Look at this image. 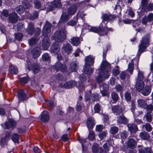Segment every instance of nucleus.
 <instances>
[{"instance_id": "nucleus-1", "label": "nucleus", "mask_w": 153, "mask_h": 153, "mask_svg": "<svg viewBox=\"0 0 153 153\" xmlns=\"http://www.w3.org/2000/svg\"><path fill=\"white\" fill-rule=\"evenodd\" d=\"M100 68L98 69L100 71L96 79L98 83H100L110 76L109 72L111 70L110 64L107 61H103L101 63Z\"/></svg>"}, {"instance_id": "nucleus-2", "label": "nucleus", "mask_w": 153, "mask_h": 153, "mask_svg": "<svg viewBox=\"0 0 153 153\" xmlns=\"http://www.w3.org/2000/svg\"><path fill=\"white\" fill-rule=\"evenodd\" d=\"M150 34L148 33L143 36L140 41V44L139 45L137 55L139 56L144 52V50L149 45L151 41Z\"/></svg>"}, {"instance_id": "nucleus-3", "label": "nucleus", "mask_w": 153, "mask_h": 153, "mask_svg": "<svg viewBox=\"0 0 153 153\" xmlns=\"http://www.w3.org/2000/svg\"><path fill=\"white\" fill-rule=\"evenodd\" d=\"M77 10V7L76 5H73L70 6L67 9L66 13H62L61 17V21L64 22L68 20L70 17H71L75 14Z\"/></svg>"}, {"instance_id": "nucleus-4", "label": "nucleus", "mask_w": 153, "mask_h": 153, "mask_svg": "<svg viewBox=\"0 0 153 153\" xmlns=\"http://www.w3.org/2000/svg\"><path fill=\"white\" fill-rule=\"evenodd\" d=\"M67 34V31L65 28H61L54 33V39L57 42H62L66 38Z\"/></svg>"}, {"instance_id": "nucleus-5", "label": "nucleus", "mask_w": 153, "mask_h": 153, "mask_svg": "<svg viewBox=\"0 0 153 153\" xmlns=\"http://www.w3.org/2000/svg\"><path fill=\"white\" fill-rule=\"evenodd\" d=\"M26 62L27 68L29 71L32 70L35 74L38 73L39 71L40 67L37 64L34 63L31 64L30 60L28 58L26 60Z\"/></svg>"}, {"instance_id": "nucleus-6", "label": "nucleus", "mask_w": 153, "mask_h": 153, "mask_svg": "<svg viewBox=\"0 0 153 153\" xmlns=\"http://www.w3.org/2000/svg\"><path fill=\"white\" fill-rule=\"evenodd\" d=\"M125 109V106L123 103H121V106L117 105L113 106L111 107L113 112L116 115H120L121 114H123Z\"/></svg>"}, {"instance_id": "nucleus-7", "label": "nucleus", "mask_w": 153, "mask_h": 153, "mask_svg": "<svg viewBox=\"0 0 153 153\" xmlns=\"http://www.w3.org/2000/svg\"><path fill=\"white\" fill-rule=\"evenodd\" d=\"M115 18L116 16H115L111 15L109 13L102 14L101 16L102 21L101 24L102 26L104 23V25L105 23L107 24L109 21H114Z\"/></svg>"}, {"instance_id": "nucleus-8", "label": "nucleus", "mask_w": 153, "mask_h": 153, "mask_svg": "<svg viewBox=\"0 0 153 153\" xmlns=\"http://www.w3.org/2000/svg\"><path fill=\"white\" fill-rule=\"evenodd\" d=\"M16 126V121L13 119H10L7 122H6L4 125L3 128L5 129H13Z\"/></svg>"}, {"instance_id": "nucleus-9", "label": "nucleus", "mask_w": 153, "mask_h": 153, "mask_svg": "<svg viewBox=\"0 0 153 153\" xmlns=\"http://www.w3.org/2000/svg\"><path fill=\"white\" fill-rule=\"evenodd\" d=\"M53 68L57 71H59L64 72L66 71L67 67L65 64L57 62L53 65Z\"/></svg>"}, {"instance_id": "nucleus-10", "label": "nucleus", "mask_w": 153, "mask_h": 153, "mask_svg": "<svg viewBox=\"0 0 153 153\" xmlns=\"http://www.w3.org/2000/svg\"><path fill=\"white\" fill-rule=\"evenodd\" d=\"M18 97L19 101L21 102L22 101L27 100L29 97L24 91L21 90L18 92Z\"/></svg>"}, {"instance_id": "nucleus-11", "label": "nucleus", "mask_w": 153, "mask_h": 153, "mask_svg": "<svg viewBox=\"0 0 153 153\" xmlns=\"http://www.w3.org/2000/svg\"><path fill=\"white\" fill-rule=\"evenodd\" d=\"M77 85V82L71 80L66 82L64 84L61 85L62 87L65 89H70L74 87Z\"/></svg>"}, {"instance_id": "nucleus-12", "label": "nucleus", "mask_w": 153, "mask_h": 153, "mask_svg": "<svg viewBox=\"0 0 153 153\" xmlns=\"http://www.w3.org/2000/svg\"><path fill=\"white\" fill-rule=\"evenodd\" d=\"M153 21V13H149L147 16L143 17L142 20V23L143 25H146L147 22Z\"/></svg>"}, {"instance_id": "nucleus-13", "label": "nucleus", "mask_w": 153, "mask_h": 153, "mask_svg": "<svg viewBox=\"0 0 153 153\" xmlns=\"http://www.w3.org/2000/svg\"><path fill=\"white\" fill-rule=\"evenodd\" d=\"M117 121L118 123L125 124L128 123V120L123 114H122L117 117Z\"/></svg>"}, {"instance_id": "nucleus-14", "label": "nucleus", "mask_w": 153, "mask_h": 153, "mask_svg": "<svg viewBox=\"0 0 153 153\" xmlns=\"http://www.w3.org/2000/svg\"><path fill=\"white\" fill-rule=\"evenodd\" d=\"M51 25L48 21H46L42 30L43 34L44 35H47L51 32Z\"/></svg>"}, {"instance_id": "nucleus-15", "label": "nucleus", "mask_w": 153, "mask_h": 153, "mask_svg": "<svg viewBox=\"0 0 153 153\" xmlns=\"http://www.w3.org/2000/svg\"><path fill=\"white\" fill-rule=\"evenodd\" d=\"M62 6V4L60 0H55L51 4L49 9L51 11L53 10L55 8H60Z\"/></svg>"}, {"instance_id": "nucleus-16", "label": "nucleus", "mask_w": 153, "mask_h": 153, "mask_svg": "<svg viewBox=\"0 0 153 153\" xmlns=\"http://www.w3.org/2000/svg\"><path fill=\"white\" fill-rule=\"evenodd\" d=\"M88 29L91 31L98 33L100 35L102 36V25L101 24L98 27L88 26Z\"/></svg>"}, {"instance_id": "nucleus-17", "label": "nucleus", "mask_w": 153, "mask_h": 153, "mask_svg": "<svg viewBox=\"0 0 153 153\" xmlns=\"http://www.w3.org/2000/svg\"><path fill=\"white\" fill-rule=\"evenodd\" d=\"M35 29L33 24L30 22L28 23L27 27L26 29V31L28 34L32 36L33 35Z\"/></svg>"}, {"instance_id": "nucleus-18", "label": "nucleus", "mask_w": 153, "mask_h": 153, "mask_svg": "<svg viewBox=\"0 0 153 153\" xmlns=\"http://www.w3.org/2000/svg\"><path fill=\"white\" fill-rule=\"evenodd\" d=\"M94 119L92 117L88 118L87 121V126L89 130L93 128L95 126Z\"/></svg>"}, {"instance_id": "nucleus-19", "label": "nucleus", "mask_w": 153, "mask_h": 153, "mask_svg": "<svg viewBox=\"0 0 153 153\" xmlns=\"http://www.w3.org/2000/svg\"><path fill=\"white\" fill-rule=\"evenodd\" d=\"M50 41L49 38L47 37H45L42 40V46L43 49L46 50L50 46Z\"/></svg>"}, {"instance_id": "nucleus-20", "label": "nucleus", "mask_w": 153, "mask_h": 153, "mask_svg": "<svg viewBox=\"0 0 153 153\" xmlns=\"http://www.w3.org/2000/svg\"><path fill=\"white\" fill-rule=\"evenodd\" d=\"M145 84L142 80H136L135 88L136 90L139 92L140 91L144 88Z\"/></svg>"}, {"instance_id": "nucleus-21", "label": "nucleus", "mask_w": 153, "mask_h": 153, "mask_svg": "<svg viewBox=\"0 0 153 153\" xmlns=\"http://www.w3.org/2000/svg\"><path fill=\"white\" fill-rule=\"evenodd\" d=\"M62 49L67 54H69L72 51V47L70 44L66 43L63 45Z\"/></svg>"}, {"instance_id": "nucleus-22", "label": "nucleus", "mask_w": 153, "mask_h": 153, "mask_svg": "<svg viewBox=\"0 0 153 153\" xmlns=\"http://www.w3.org/2000/svg\"><path fill=\"white\" fill-rule=\"evenodd\" d=\"M151 91V86L146 85L140 91V93L143 95L146 96L149 95Z\"/></svg>"}, {"instance_id": "nucleus-23", "label": "nucleus", "mask_w": 153, "mask_h": 153, "mask_svg": "<svg viewBox=\"0 0 153 153\" xmlns=\"http://www.w3.org/2000/svg\"><path fill=\"white\" fill-rule=\"evenodd\" d=\"M85 66H92L94 63V58L91 56H88L85 58Z\"/></svg>"}, {"instance_id": "nucleus-24", "label": "nucleus", "mask_w": 153, "mask_h": 153, "mask_svg": "<svg viewBox=\"0 0 153 153\" xmlns=\"http://www.w3.org/2000/svg\"><path fill=\"white\" fill-rule=\"evenodd\" d=\"M127 126L131 133H135L138 130L137 126L133 123L128 124Z\"/></svg>"}, {"instance_id": "nucleus-25", "label": "nucleus", "mask_w": 153, "mask_h": 153, "mask_svg": "<svg viewBox=\"0 0 153 153\" xmlns=\"http://www.w3.org/2000/svg\"><path fill=\"white\" fill-rule=\"evenodd\" d=\"M9 19L11 22L15 23L17 21L18 16L16 13L13 12L10 14Z\"/></svg>"}, {"instance_id": "nucleus-26", "label": "nucleus", "mask_w": 153, "mask_h": 153, "mask_svg": "<svg viewBox=\"0 0 153 153\" xmlns=\"http://www.w3.org/2000/svg\"><path fill=\"white\" fill-rule=\"evenodd\" d=\"M30 54L34 59L38 58L40 55L38 48H35L31 50Z\"/></svg>"}, {"instance_id": "nucleus-27", "label": "nucleus", "mask_w": 153, "mask_h": 153, "mask_svg": "<svg viewBox=\"0 0 153 153\" xmlns=\"http://www.w3.org/2000/svg\"><path fill=\"white\" fill-rule=\"evenodd\" d=\"M49 117L48 111H44L41 114V120L43 122H46L48 121Z\"/></svg>"}, {"instance_id": "nucleus-28", "label": "nucleus", "mask_w": 153, "mask_h": 153, "mask_svg": "<svg viewBox=\"0 0 153 153\" xmlns=\"http://www.w3.org/2000/svg\"><path fill=\"white\" fill-rule=\"evenodd\" d=\"M136 62L137 63L136 66H137V68L138 69L137 78V80H142L143 81L144 78V75L143 72L140 71L138 67V64L139 62L138 59H136Z\"/></svg>"}, {"instance_id": "nucleus-29", "label": "nucleus", "mask_w": 153, "mask_h": 153, "mask_svg": "<svg viewBox=\"0 0 153 153\" xmlns=\"http://www.w3.org/2000/svg\"><path fill=\"white\" fill-rule=\"evenodd\" d=\"M111 97L112 100H111V102L113 104L116 103L118 101L119 98L118 94L114 91L111 93Z\"/></svg>"}, {"instance_id": "nucleus-30", "label": "nucleus", "mask_w": 153, "mask_h": 153, "mask_svg": "<svg viewBox=\"0 0 153 153\" xmlns=\"http://www.w3.org/2000/svg\"><path fill=\"white\" fill-rule=\"evenodd\" d=\"M142 7L146 11H151L153 10V3H147L144 5H142Z\"/></svg>"}, {"instance_id": "nucleus-31", "label": "nucleus", "mask_w": 153, "mask_h": 153, "mask_svg": "<svg viewBox=\"0 0 153 153\" xmlns=\"http://www.w3.org/2000/svg\"><path fill=\"white\" fill-rule=\"evenodd\" d=\"M106 24H107L105 23L104 26L103 25L102 26V36L106 35L108 31H113V29L112 28H109L107 27L106 26Z\"/></svg>"}, {"instance_id": "nucleus-32", "label": "nucleus", "mask_w": 153, "mask_h": 153, "mask_svg": "<svg viewBox=\"0 0 153 153\" xmlns=\"http://www.w3.org/2000/svg\"><path fill=\"white\" fill-rule=\"evenodd\" d=\"M71 43L74 46H78L80 43V39L79 37H74L71 39Z\"/></svg>"}, {"instance_id": "nucleus-33", "label": "nucleus", "mask_w": 153, "mask_h": 153, "mask_svg": "<svg viewBox=\"0 0 153 153\" xmlns=\"http://www.w3.org/2000/svg\"><path fill=\"white\" fill-rule=\"evenodd\" d=\"M127 145L130 148H134L136 146V143L135 140L133 138L129 139L127 143Z\"/></svg>"}, {"instance_id": "nucleus-34", "label": "nucleus", "mask_w": 153, "mask_h": 153, "mask_svg": "<svg viewBox=\"0 0 153 153\" xmlns=\"http://www.w3.org/2000/svg\"><path fill=\"white\" fill-rule=\"evenodd\" d=\"M70 68L71 72H75L78 68L77 62L74 61L71 62L70 64Z\"/></svg>"}, {"instance_id": "nucleus-35", "label": "nucleus", "mask_w": 153, "mask_h": 153, "mask_svg": "<svg viewBox=\"0 0 153 153\" xmlns=\"http://www.w3.org/2000/svg\"><path fill=\"white\" fill-rule=\"evenodd\" d=\"M137 102L138 105L142 108L145 109L147 107V103L146 101L144 100H138Z\"/></svg>"}, {"instance_id": "nucleus-36", "label": "nucleus", "mask_w": 153, "mask_h": 153, "mask_svg": "<svg viewBox=\"0 0 153 153\" xmlns=\"http://www.w3.org/2000/svg\"><path fill=\"white\" fill-rule=\"evenodd\" d=\"M134 64L133 60H132L131 62L128 64V68L126 70V71H128L129 73L131 75L132 74L133 72L134 69Z\"/></svg>"}, {"instance_id": "nucleus-37", "label": "nucleus", "mask_w": 153, "mask_h": 153, "mask_svg": "<svg viewBox=\"0 0 153 153\" xmlns=\"http://www.w3.org/2000/svg\"><path fill=\"white\" fill-rule=\"evenodd\" d=\"M9 71L10 73L13 74H16L18 72V69L16 67L13 65L10 66Z\"/></svg>"}, {"instance_id": "nucleus-38", "label": "nucleus", "mask_w": 153, "mask_h": 153, "mask_svg": "<svg viewBox=\"0 0 153 153\" xmlns=\"http://www.w3.org/2000/svg\"><path fill=\"white\" fill-rule=\"evenodd\" d=\"M59 50V47L58 43L55 42L53 43L51 51L55 53H57Z\"/></svg>"}, {"instance_id": "nucleus-39", "label": "nucleus", "mask_w": 153, "mask_h": 153, "mask_svg": "<svg viewBox=\"0 0 153 153\" xmlns=\"http://www.w3.org/2000/svg\"><path fill=\"white\" fill-rule=\"evenodd\" d=\"M152 113L150 112H147L145 116L143 117V120L146 118L147 122H151L152 121Z\"/></svg>"}, {"instance_id": "nucleus-40", "label": "nucleus", "mask_w": 153, "mask_h": 153, "mask_svg": "<svg viewBox=\"0 0 153 153\" xmlns=\"http://www.w3.org/2000/svg\"><path fill=\"white\" fill-rule=\"evenodd\" d=\"M94 69L92 68L89 66H86L84 69V72L88 75H91L93 74Z\"/></svg>"}, {"instance_id": "nucleus-41", "label": "nucleus", "mask_w": 153, "mask_h": 153, "mask_svg": "<svg viewBox=\"0 0 153 153\" xmlns=\"http://www.w3.org/2000/svg\"><path fill=\"white\" fill-rule=\"evenodd\" d=\"M140 137L144 140H147L149 138V134L145 131L141 132L140 134Z\"/></svg>"}, {"instance_id": "nucleus-42", "label": "nucleus", "mask_w": 153, "mask_h": 153, "mask_svg": "<svg viewBox=\"0 0 153 153\" xmlns=\"http://www.w3.org/2000/svg\"><path fill=\"white\" fill-rule=\"evenodd\" d=\"M25 10V8L21 5L18 6L16 8V11L20 14L22 13Z\"/></svg>"}, {"instance_id": "nucleus-43", "label": "nucleus", "mask_w": 153, "mask_h": 153, "mask_svg": "<svg viewBox=\"0 0 153 153\" xmlns=\"http://www.w3.org/2000/svg\"><path fill=\"white\" fill-rule=\"evenodd\" d=\"M118 130L119 128L118 127L115 126L111 127L110 129V132L113 134L117 133Z\"/></svg>"}, {"instance_id": "nucleus-44", "label": "nucleus", "mask_w": 153, "mask_h": 153, "mask_svg": "<svg viewBox=\"0 0 153 153\" xmlns=\"http://www.w3.org/2000/svg\"><path fill=\"white\" fill-rule=\"evenodd\" d=\"M139 151L140 153H153L151 149L148 147L145 148L144 151L142 150V149H139Z\"/></svg>"}, {"instance_id": "nucleus-45", "label": "nucleus", "mask_w": 153, "mask_h": 153, "mask_svg": "<svg viewBox=\"0 0 153 153\" xmlns=\"http://www.w3.org/2000/svg\"><path fill=\"white\" fill-rule=\"evenodd\" d=\"M77 21V19L76 18V20L73 19L67 22V25L68 26H74L76 25Z\"/></svg>"}, {"instance_id": "nucleus-46", "label": "nucleus", "mask_w": 153, "mask_h": 153, "mask_svg": "<svg viewBox=\"0 0 153 153\" xmlns=\"http://www.w3.org/2000/svg\"><path fill=\"white\" fill-rule=\"evenodd\" d=\"M99 94H93L91 97V99L93 101H97L99 100Z\"/></svg>"}, {"instance_id": "nucleus-47", "label": "nucleus", "mask_w": 153, "mask_h": 153, "mask_svg": "<svg viewBox=\"0 0 153 153\" xmlns=\"http://www.w3.org/2000/svg\"><path fill=\"white\" fill-rule=\"evenodd\" d=\"M19 137L18 134L16 133H14L12 137V140L15 143L17 142L19 140Z\"/></svg>"}, {"instance_id": "nucleus-48", "label": "nucleus", "mask_w": 153, "mask_h": 153, "mask_svg": "<svg viewBox=\"0 0 153 153\" xmlns=\"http://www.w3.org/2000/svg\"><path fill=\"white\" fill-rule=\"evenodd\" d=\"M126 100L127 102H130L131 100V94L128 92H126L124 95Z\"/></svg>"}, {"instance_id": "nucleus-49", "label": "nucleus", "mask_w": 153, "mask_h": 153, "mask_svg": "<svg viewBox=\"0 0 153 153\" xmlns=\"http://www.w3.org/2000/svg\"><path fill=\"white\" fill-rule=\"evenodd\" d=\"M143 127H144L145 130L148 132L151 131L152 129L151 125L149 123H146L145 124L143 125Z\"/></svg>"}, {"instance_id": "nucleus-50", "label": "nucleus", "mask_w": 153, "mask_h": 153, "mask_svg": "<svg viewBox=\"0 0 153 153\" xmlns=\"http://www.w3.org/2000/svg\"><path fill=\"white\" fill-rule=\"evenodd\" d=\"M95 138V133L93 131H89L88 139L91 141H93Z\"/></svg>"}, {"instance_id": "nucleus-51", "label": "nucleus", "mask_w": 153, "mask_h": 153, "mask_svg": "<svg viewBox=\"0 0 153 153\" xmlns=\"http://www.w3.org/2000/svg\"><path fill=\"white\" fill-rule=\"evenodd\" d=\"M15 38L19 41L22 40L23 36V35L22 33L19 32L15 34Z\"/></svg>"}, {"instance_id": "nucleus-52", "label": "nucleus", "mask_w": 153, "mask_h": 153, "mask_svg": "<svg viewBox=\"0 0 153 153\" xmlns=\"http://www.w3.org/2000/svg\"><path fill=\"white\" fill-rule=\"evenodd\" d=\"M92 150L93 153H97L98 150V146L97 144H94L92 146Z\"/></svg>"}, {"instance_id": "nucleus-53", "label": "nucleus", "mask_w": 153, "mask_h": 153, "mask_svg": "<svg viewBox=\"0 0 153 153\" xmlns=\"http://www.w3.org/2000/svg\"><path fill=\"white\" fill-rule=\"evenodd\" d=\"M42 59L43 61L47 62L50 60V57L48 53H45L42 55Z\"/></svg>"}, {"instance_id": "nucleus-54", "label": "nucleus", "mask_w": 153, "mask_h": 153, "mask_svg": "<svg viewBox=\"0 0 153 153\" xmlns=\"http://www.w3.org/2000/svg\"><path fill=\"white\" fill-rule=\"evenodd\" d=\"M35 7L36 9H39L41 7V2L39 1L36 0L34 1Z\"/></svg>"}, {"instance_id": "nucleus-55", "label": "nucleus", "mask_w": 153, "mask_h": 153, "mask_svg": "<svg viewBox=\"0 0 153 153\" xmlns=\"http://www.w3.org/2000/svg\"><path fill=\"white\" fill-rule=\"evenodd\" d=\"M41 31V29L39 27L36 28L35 29L33 34L35 36L37 37L40 34Z\"/></svg>"}, {"instance_id": "nucleus-56", "label": "nucleus", "mask_w": 153, "mask_h": 153, "mask_svg": "<svg viewBox=\"0 0 153 153\" xmlns=\"http://www.w3.org/2000/svg\"><path fill=\"white\" fill-rule=\"evenodd\" d=\"M38 12L37 11H35L31 15L30 19L32 20H34L37 18L38 16Z\"/></svg>"}, {"instance_id": "nucleus-57", "label": "nucleus", "mask_w": 153, "mask_h": 153, "mask_svg": "<svg viewBox=\"0 0 153 153\" xmlns=\"http://www.w3.org/2000/svg\"><path fill=\"white\" fill-rule=\"evenodd\" d=\"M94 110L96 113L100 112V106L98 103L96 104L94 106Z\"/></svg>"}, {"instance_id": "nucleus-58", "label": "nucleus", "mask_w": 153, "mask_h": 153, "mask_svg": "<svg viewBox=\"0 0 153 153\" xmlns=\"http://www.w3.org/2000/svg\"><path fill=\"white\" fill-rule=\"evenodd\" d=\"M100 92L103 96L109 97V93L107 90H101Z\"/></svg>"}, {"instance_id": "nucleus-59", "label": "nucleus", "mask_w": 153, "mask_h": 153, "mask_svg": "<svg viewBox=\"0 0 153 153\" xmlns=\"http://www.w3.org/2000/svg\"><path fill=\"white\" fill-rule=\"evenodd\" d=\"M107 133L105 131H102L100 132L99 134V136L100 138L101 139H103L105 137Z\"/></svg>"}, {"instance_id": "nucleus-60", "label": "nucleus", "mask_w": 153, "mask_h": 153, "mask_svg": "<svg viewBox=\"0 0 153 153\" xmlns=\"http://www.w3.org/2000/svg\"><path fill=\"white\" fill-rule=\"evenodd\" d=\"M120 76L121 79H125L126 78V76H127L126 72V71H122L120 74Z\"/></svg>"}, {"instance_id": "nucleus-61", "label": "nucleus", "mask_w": 153, "mask_h": 153, "mask_svg": "<svg viewBox=\"0 0 153 153\" xmlns=\"http://www.w3.org/2000/svg\"><path fill=\"white\" fill-rule=\"evenodd\" d=\"M128 133L126 131H123L121 132V137L122 139H126L128 136Z\"/></svg>"}, {"instance_id": "nucleus-62", "label": "nucleus", "mask_w": 153, "mask_h": 153, "mask_svg": "<svg viewBox=\"0 0 153 153\" xmlns=\"http://www.w3.org/2000/svg\"><path fill=\"white\" fill-rule=\"evenodd\" d=\"M136 108V105L134 101H132L131 104V107L130 109L133 114L135 113V110Z\"/></svg>"}, {"instance_id": "nucleus-63", "label": "nucleus", "mask_w": 153, "mask_h": 153, "mask_svg": "<svg viewBox=\"0 0 153 153\" xmlns=\"http://www.w3.org/2000/svg\"><path fill=\"white\" fill-rule=\"evenodd\" d=\"M29 79L27 77H24L21 78L20 80L22 84H26L28 82Z\"/></svg>"}, {"instance_id": "nucleus-64", "label": "nucleus", "mask_w": 153, "mask_h": 153, "mask_svg": "<svg viewBox=\"0 0 153 153\" xmlns=\"http://www.w3.org/2000/svg\"><path fill=\"white\" fill-rule=\"evenodd\" d=\"M147 110L148 111V112H150L152 113L153 110V105L152 104H149L148 105L147 104V107H146Z\"/></svg>"}]
</instances>
